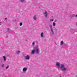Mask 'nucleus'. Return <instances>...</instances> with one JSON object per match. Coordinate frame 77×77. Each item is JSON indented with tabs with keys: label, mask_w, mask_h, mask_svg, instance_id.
<instances>
[{
	"label": "nucleus",
	"mask_w": 77,
	"mask_h": 77,
	"mask_svg": "<svg viewBox=\"0 0 77 77\" xmlns=\"http://www.w3.org/2000/svg\"><path fill=\"white\" fill-rule=\"evenodd\" d=\"M39 52L38 46L37 45L34 48V49L32 50L31 52V54H34L35 53L37 54H39Z\"/></svg>",
	"instance_id": "obj_1"
},
{
	"label": "nucleus",
	"mask_w": 77,
	"mask_h": 77,
	"mask_svg": "<svg viewBox=\"0 0 77 77\" xmlns=\"http://www.w3.org/2000/svg\"><path fill=\"white\" fill-rule=\"evenodd\" d=\"M60 69L62 71H66V68L65 67L64 64H61Z\"/></svg>",
	"instance_id": "obj_2"
},
{
	"label": "nucleus",
	"mask_w": 77,
	"mask_h": 77,
	"mask_svg": "<svg viewBox=\"0 0 77 77\" xmlns=\"http://www.w3.org/2000/svg\"><path fill=\"white\" fill-rule=\"evenodd\" d=\"M50 27L51 29V32L52 35H54V32H53V28H52V25H50Z\"/></svg>",
	"instance_id": "obj_3"
},
{
	"label": "nucleus",
	"mask_w": 77,
	"mask_h": 77,
	"mask_svg": "<svg viewBox=\"0 0 77 77\" xmlns=\"http://www.w3.org/2000/svg\"><path fill=\"white\" fill-rule=\"evenodd\" d=\"M23 57H25V59H26V60H29V59H30V57L28 55L26 56L25 55H24Z\"/></svg>",
	"instance_id": "obj_4"
},
{
	"label": "nucleus",
	"mask_w": 77,
	"mask_h": 77,
	"mask_svg": "<svg viewBox=\"0 0 77 77\" xmlns=\"http://www.w3.org/2000/svg\"><path fill=\"white\" fill-rule=\"evenodd\" d=\"M44 14L45 15L44 16L46 18H48V13L46 11H45Z\"/></svg>",
	"instance_id": "obj_5"
},
{
	"label": "nucleus",
	"mask_w": 77,
	"mask_h": 77,
	"mask_svg": "<svg viewBox=\"0 0 77 77\" xmlns=\"http://www.w3.org/2000/svg\"><path fill=\"white\" fill-rule=\"evenodd\" d=\"M60 63L59 62H57L56 63V66H57L58 68H60Z\"/></svg>",
	"instance_id": "obj_6"
},
{
	"label": "nucleus",
	"mask_w": 77,
	"mask_h": 77,
	"mask_svg": "<svg viewBox=\"0 0 77 77\" xmlns=\"http://www.w3.org/2000/svg\"><path fill=\"white\" fill-rule=\"evenodd\" d=\"M27 70V68L26 67L24 68L23 69V72H26Z\"/></svg>",
	"instance_id": "obj_7"
},
{
	"label": "nucleus",
	"mask_w": 77,
	"mask_h": 77,
	"mask_svg": "<svg viewBox=\"0 0 77 77\" xmlns=\"http://www.w3.org/2000/svg\"><path fill=\"white\" fill-rule=\"evenodd\" d=\"M4 61L6 62V57H5V56H3Z\"/></svg>",
	"instance_id": "obj_8"
},
{
	"label": "nucleus",
	"mask_w": 77,
	"mask_h": 77,
	"mask_svg": "<svg viewBox=\"0 0 77 77\" xmlns=\"http://www.w3.org/2000/svg\"><path fill=\"white\" fill-rule=\"evenodd\" d=\"M20 53H21V51H16V54H19Z\"/></svg>",
	"instance_id": "obj_9"
},
{
	"label": "nucleus",
	"mask_w": 77,
	"mask_h": 77,
	"mask_svg": "<svg viewBox=\"0 0 77 77\" xmlns=\"http://www.w3.org/2000/svg\"><path fill=\"white\" fill-rule=\"evenodd\" d=\"M36 15H35L34 16L33 19H34V20H36L37 18H36Z\"/></svg>",
	"instance_id": "obj_10"
},
{
	"label": "nucleus",
	"mask_w": 77,
	"mask_h": 77,
	"mask_svg": "<svg viewBox=\"0 0 77 77\" xmlns=\"http://www.w3.org/2000/svg\"><path fill=\"white\" fill-rule=\"evenodd\" d=\"M43 36H44V33L42 32L41 33V37H43Z\"/></svg>",
	"instance_id": "obj_11"
},
{
	"label": "nucleus",
	"mask_w": 77,
	"mask_h": 77,
	"mask_svg": "<svg viewBox=\"0 0 77 77\" xmlns=\"http://www.w3.org/2000/svg\"><path fill=\"white\" fill-rule=\"evenodd\" d=\"M20 2H26V1H25L24 0H20Z\"/></svg>",
	"instance_id": "obj_12"
},
{
	"label": "nucleus",
	"mask_w": 77,
	"mask_h": 77,
	"mask_svg": "<svg viewBox=\"0 0 77 77\" xmlns=\"http://www.w3.org/2000/svg\"><path fill=\"white\" fill-rule=\"evenodd\" d=\"M60 44L61 45L63 44V41H61Z\"/></svg>",
	"instance_id": "obj_13"
},
{
	"label": "nucleus",
	"mask_w": 77,
	"mask_h": 77,
	"mask_svg": "<svg viewBox=\"0 0 77 77\" xmlns=\"http://www.w3.org/2000/svg\"><path fill=\"white\" fill-rule=\"evenodd\" d=\"M53 26H56V23H55V22H53Z\"/></svg>",
	"instance_id": "obj_14"
},
{
	"label": "nucleus",
	"mask_w": 77,
	"mask_h": 77,
	"mask_svg": "<svg viewBox=\"0 0 77 77\" xmlns=\"http://www.w3.org/2000/svg\"><path fill=\"white\" fill-rule=\"evenodd\" d=\"M71 17H75V15L74 14H72L71 16Z\"/></svg>",
	"instance_id": "obj_15"
},
{
	"label": "nucleus",
	"mask_w": 77,
	"mask_h": 77,
	"mask_svg": "<svg viewBox=\"0 0 77 77\" xmlns=\"http://www.w3.org/2000/svg\"><path fill=\"white\" fill-rule=\"evenodd\" d=\"M20 26H22V25H23V23L21 22L20 23Z\"/></svg>",
	"instance_id": "obj_16"
},
{
	"label": "nucleus",
	"mask_w": 77,
	"mask_h": 77,
	"mask_svg": "<svg viewBox=\"0 0 77 77\" xmlns=\"http://www.w3.org/2000/svg\"><path fill=\"white\" fill-rule=\"evenodd\" d=\"M32 46H34V45H35V42H33L32 43Z\"/></svg>",
	"instance_id": "obj_17"
},
{
	"label": "nucleus",
	"mask_w": 77,
	"mask_h": 77,
	"mask_svg": "<svg viewBox=\"0 0 77 77\" xmlns=\"http://www.w3.org/2000/svg\"><path fill=\"white\" fill-rule=\"evenodd\" d=\"M50 21H54V20L51 19H50Z\"/></svg>",
	"instance_id": "obj_18"
},
{
	"label": "nucleus",
	"mask_w": 77,
	"mask_h": 77,
	"mask_svg": "<svg viewBox=\"0 0 77 77\" xmlns=\"http://www.w3.org/2000/svg\"><path fill=\"white\" fill-rule=\"evenodd\" d=\"M66 46V44H63V48H64V47H65Z\"/></svg>",
	"instance_id": "obj_19"
},
{
	"label": "nucleus",
	"mask_w": 77,
	"mask_h": 77,
	"mask_svg": "<svg viewBox=\"0 0 77 77\" xmlns=\"http://www.w3.org/2000/svg\"><path fill=\"white\" fill-rule=\"evenodd\" d=\"M9 66H8L7 67H6V69H8L9 68Z\"/></svg>",
	"instance_id": "obj_20"
},
{
	"label": "nucleus",
	"mask_w": 77,
	"mask_h": 77,
	"mask_svg": "<svg viewBox=\"0 0 77 77\" xmlns=\"http://www.w3.org/2000/svg\"><path fill=\"white\" fill-rule=\"evenodd\" d=\"M2 68H3V67H4V64H2Z\"/></svg>",
	"instance_id": "obj_21"
},
{
	"label": "nucleus",
	"mask_w": 77,
	"mask_h": 77,
	"mask_svg": "<svg viewBox=\"0 0 77 77\" xmlns=\"http://www.w3.org/2000/svg\"><path fill=\"white\" fill-rule=\"evenodd\" d=\"M8 31H9V28H7Z\"/></svg>",
	"instance_id": "obj_22"
},
{
	"label": "nucleus",
	"mask_w": 77,
	"mask_h": 77,
	"mask_svg": "<svg viewBox=\"0 0 77 77\" xmlns=\"http://www.w3.org/2000/svg\"><path fill=\"white\" fill-rule=\"evenodd\" d=\"M56 21H57V20H55V21H54V23H55V22H56Z\"/></svg>",
	"instance_id": "obj_23"
},
{
	"label": "nucleus",
	"mask_w": 77,
	"mask_h": 77,
	"mask_svg": "<svg viewBox=\"0 0 77 77\" xmlns=\"http://www.w3.org/2000/svg\"><path fill=\"white\" fill-rule=\"evenodd\" d=\"M26 41L27 42H28V40H27L26 39Z\"/></svg>",
	"instance_id": "obj_24"
},
{
	"label": "nucleus",
	"mask_w": 77,
	"mask_h": 77,
	"mask_svg": "<svg viewBox=\"0 0 77 77\" xmlns=\"http://www.w3.org/2000/svg\"><path fill=\"white\" fill-rule=\"evenodd\" d=\"M7 20V18H5V20Z\"/></svg>",
	"instance_id": "obj_25"
},
{
	"label": "nucleus",
	"mask_w": 77,
	"mask_h": 77,
	"mask_svg": "<svg viewBox=\"0 0 77 77\" xmlns=\"http://www.w3.org/2000/svg\"><path fill=\"white\" fill-rule=\"evenodd\" d=\"M75 17H77V14L75 15Z\"/></svg>",
	"instance_id": "obj_26"
},
{
	"label": "nucleus",
	"mask_w": 77,
	"mask_h": 77,
	"mask_svg": "<svg viewBox=\"0 0 77 77\" xmlns=\"http://www.w3.org/2000/svg\"><path fill=\"white\" fill-rule=\"evenodd\" d=\"M13 21H16V20H13Z\"/></svg>",
	"instance_id": "obj_27"
},
{
	"label": "nucleus",
	"mask_w": 77,
	"mask_h": 77,
	"mask_svg": "<svg viewBox=\"0 0 77 77\" xmlns=\"http://www.w3.org/2000/svg\"><path fill=\"white\" fill-rule=\"evenodd\" d=\"M1 62H2V61H1Z\"/></svg>",
	"instance_id": "obj_28"
}]
</instances>
